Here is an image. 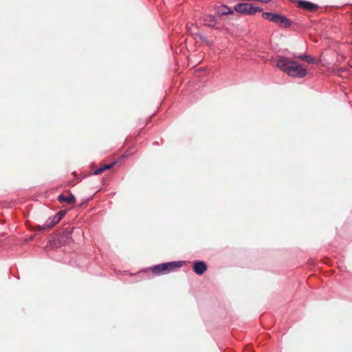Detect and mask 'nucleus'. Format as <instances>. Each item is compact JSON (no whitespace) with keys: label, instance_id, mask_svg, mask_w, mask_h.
Instances as JSON below:
<instances>
[{"label":"nucleus","instance_id":"obj_17","mask_svg":"<svg viewBox=\"0 0 352 352\" xmlns=\"http://www.w3.org/2000/svg\"><path fill=\"white\" fill-rule=\"evenodd\" d=\"M117 164V161H113L108 164H104V167L106 170H109L114 167V166Z\"/></svg>","mask_w":352,"mask_h":352},{"label":"nucleus","instance_id":"obj_3","mask_svg":"<svg viewBox=\"0 0 352 352\" xmlns=\"http://www.w3.org/2000/svg\"><path fill=\"white\" fill-rule=\"evenodd\" d=\"M263 19L269 20L276 24L284 27L285 28H289L292 26V21L286 16L270 12H263L262 14Z\"/></svg>","mask_w":352,"mask_h":352},{"label":"nucleus","instance_id":"obj_15","mask_svg":"<svg viewBox=\"0 0 352 352\" xmlns=\"http://www.w3.org/2000/svg\"><path fill=\"white\" fill-rule=\"evenodd\" d=\"M104 170H106V169H105L104 165H103V166H100V168L94 170L91 174L94 175H100V173H102V172H104Z\"/></svg>","mask_w":352,"mask_h":352},{"label":"nucleus","instance_id":"obj_7","mask_svg":"<svg viewBox=\"0 0 352 352\" xmlns=\"http://www.w3.org/2000/svg\"><path fill=\"white\" fill-rule=\"evenodd\" d=\"M192 268L197 275L201 276L207 271L208 265L204 261L196 260L193 261Z\"/></svg>","mask_w":352,"mask_h":352},{"label":"nucleus","instance_id":"obj_18","mask_svg":"<svg viewBox=\"0 0 352 352\" xmlns=\"http://www.w3.org/2000/svg\"><path fill=\"white\" fill-rule=\"evenodd\" d=\"M272 0H255V1H259V2H262V3H267L269 2H270Z\"/></svg>","mask_w":352,"mask_h":352},{"label":"nucleus","instance_id":"obj_2","mask_svg":"<svg viewBox=\"0 0 352 352\" xmlns=\"http://www.w3.org/2000/svg\"><path fill=\"white\" fill-rule=\"evenodd\" d=\"M184 264V261H182L162 263L151 267L145 268L140 273L148 274L149 272H151L155 276L168 274L178 270Z\"/></svg>","mask_w":352,"mask_h":352},{"label":"nucleus","instance_id":"obj_9","mask_svg":"<svg viewBox=\"0 0 352 352\" xmlns=\"http://www.w3.org/2000/svg\"><path fill=\"white\" fill-rule=\"evenodd\" d=\"M217 16H216L211 14L204 15L203 17L204 25L211 28L217 29L216 27L217 24Z\"/></svg>","mask_w":352,"mask_h":352},{"label":"nucleus","instance_id":"obj_19","mask_svg":"<svg viewBox=\"0 0 352 352\" xmlns=\"http://www.w3.org/2000/svg\"><path fill=\"white\" fill-rule=\"evenodd\" d=\"M129 155H128V151H126L124 155H122L121 156V159H124L126 157H127Z\"/></svg>","mask_w":352,"mask_h":352},{"label":"nucleus","instance_id":"obj_14","mask_svg":"<svg viewBox=\"0 0 352 352\" xmlns=\"http://www.w3.org/2000/svg\"><path fill=\"white\" fill-rule=\"evenodd\" d=\"M197 36L202 41L208 45L212 44V41H210L206 36L201 34H197Z\"/></svg>","mask_w":352,"mask_h":352},{"label":"nucleus","instance_id":"obj_1","mask_svg":"<svg viewBox=\"0 0 352 352\" xmlns=\"http://www.w3.org/2000/svg\"><path fill=\"white\" fill-rule=\"evenodd\" d=\"M276 66L292 78H303L308 74L307 69L302 64L288 56H278Z\"/></svg>","mask_w":352,"mask_h":352},{"label":"nucleus","instance_id":"obj_16","mask_svg":"<svg viewBox=\"0 0 352 352\" xmlns=\"http://www.w3.org/2000/svg\"><path fill=\"white\" fill-rule=\"evenodd\" d=\"M104 170H106V169H105L104 165H103V166H100V168L94 170L91 174L94 175H100V173H102V172H104Z\"/></svg>","mask_w":352,"mask_h":352},{"label":"nucleus","instance_id":"obj_12","mask_svg":"<svg viewBox=\"0 0 352 352\" xmlns=\"http://www.w3.org/2000/svg\"><path fill=\"white\" fill-rule=\"evenodd\" d=\"M57 200L60 203L66 202L67 204L71 205L76 203V197L70 191H69V195L67 196L65 195L64 194H60L57 197Z\"/></svg>","mask_w":352,"mask_h":352},{"label":"nucleus","instance_id":"obj_20","mask_svg":"<svg viewBox=\"0 0 352 352\" xmlns=\"http://www.w3.org/2000/svg\"><path fill=\"white\" fill-rule=\"evenodd\" d=\"M153 145H159L160 144V142L158 141H155L153 143Z\"/></svg>","mask_w":352,"mask_h":352},{"label":"nucleus","instance_id":"obj_4","mask_svg":"<svg viewBox=\"0 0 352 352\" xmlns=\"http://www.w3.org/2000/svg\"><path fill=\"white\" fill-rule=\"evenodd\" d=\"M234 10L244 15H254L258 12H261L263 9L253 3L242 2L236 3L234 6Z\"/></svg>","mask_w":352,"mask_h":352},{"label":"nucleus","instance_id":"obj_6","mask_svg":"<svg viewBox=\"0 0 352 352\" xmlns=\"http://www.w3.org/2000/svg\"><path fill=\"white\" fill-rule=\"evenodd\" d=\"M292 56L293 58H296V59L303 60V61L307 63L308 64H311V65H318L320 62V59L315 58V57L312 56L311 55H309L306 53H303V54L293 53Z\"/></svg>","mask_w":352,"mask_h":352},{"label":"nucleus","instance_id":"obj_11","mask_svg":"<svg viewBox=\"0 0 352 352\" xmlns=\"http://www.w3.org/2000/svg\"><path fill=\"white\" fill-rule=\"evenodd\" d=\"M60 221L56 219V217L54 214L52 217H49L43 226H39L40 231H45L54 227Z\"/></svg>","mask_w":352,"mask_h":352},{"label":"nucleus","instance_id":"obj_10","mask_svg":"<svg viewBox=\"0 0 352 352\" xmlns=\"http://www.w3.org/2000/svg\"><path fill=\"white\" fill-rule=\"evenodd\" d=\"M234 8L232 9L230 7L225 4H222L221 6L217 7L215 10L216 14L218 17L232 14L234 13Z\"/></svg>","mask_w":352,"mask_h":352},{"label":"nucleus","instance_id":"obj_8","mask_svg":"<svg viewBox=\"0 0 352 352\" xmlns=\"http://www.w3.org/2000/svg\"><path fill=\"white\" fill-rule=\"evenodd\" d=\"M297 6L309 12H314L319 8V6L306 0H297Z\"/></svg>","mask_w":352,"mask_h":352},{"label":"nucleus","instance_id":"obj_21","mask_svg":"<svg viewBox=\"0 0 352 352\" xmlns=\"http://www.w3.org/2000/svg\"><path fill=\"white\" fill-rule=\"evenodd\" d=\"M142 130H143V129H140V131L138 132V135H139L140 134V133L142 132Z\"/></svg>","mask_w":352,"mask_h":352},{"label":"nucleus","instance_id":"obj_5","mask_svg":"<svg viewBox=\"0 0 352 352\" xmlns=\"http://www.w3.org/2000/svg\"><path fill=\"white\" fill-rule=\"evenodd\" d=\"M77 232L78 233L81 232V230L79 228H76L74 226H71L70 224H67L63 227L60 230V238L61 241L64 243H69L72 239V234L74 232Z\"/></svg>","mask_w":352,"mask_h":352},{"label":"nucleus","instance_id":"obj_13","mask_svg":"<svg viewBox=\"0 0 352 352\" xmlns=\"http://www.w3.org/2000/svg\"><path fill=\"white\" fill-rule=\"evenodd\" d=\"M67 212L68 209L59 210L58 212L55 214L56 219H58V221H60L65 216Z\"/></svg>","mask_w":352,"mask_h":352}]
</instances>
